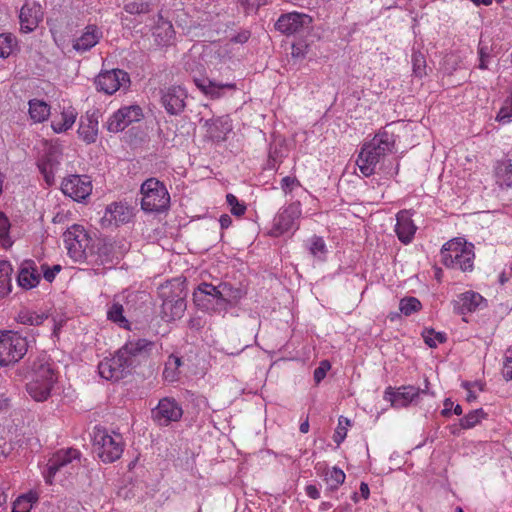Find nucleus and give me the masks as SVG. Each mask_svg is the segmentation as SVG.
Returning <instances> with one entry per match:
<instances>
[{"mask_svg": "<svg viewBox=\"0 0 512 512\" xmlns=\"http://www.w3.org/2000/svg\"><path fill=\"white\" fill-rule=\"evenodd\" d=\"M444 408L443 410L441 411V414L444 416V417H449L451 415V413L453 412L455 415H461L463 410H462V407L461 405L457 404L454 406V403L451 399L449 398H446L444 400Z\"/></svg>", "mask_w": 512, "mask_h": 512, "instance_id": "603ef678", "label": "nucleus"}, {"mask_svg": "<svg viewBox=\"0 0 512 512\" xmlns=\"http://www.w3.org/2000/svg\"><path fill=\"white\" fill-rule=\"evenodd\" d=\"M302 215L300 201H294L279 209L273 219L270 234L279 237L286 233H294L299 228V219Z\"/></svg>", "mask_w": 512, "mask_h": 512, "instance_id": "9b49d317", "label": "nucleus"}, {"mask_svg": "<svg viewBox=\"0 0 512 512\" xmlns=\"http://www.w3.org/2000/svg\"><path fill=\"white\" fill-rule=\"evenodd\" d=\"M240 292L233 290L228 284L223 283L214 286L209 283L200 284L193 293V301L196 307L203 311H220L227 305L240 298Z\"/></svg>", "mask_w": 512, "mask_h": 512, "instance_id": "7ed1b4c3", "label": "nucleus"}, {"mask_svg": "<svg viewBox=\"0 0 512 512\" xmlns=\"http://www.w3.org/2000/svg\"><path fill=\"white\" fill-rule=\"evenodd\" d=\"M248 39L249 33L247 31H243L239 33L236 37H234L233 41L237 43H245Z\"/></svg>", "mask_w": 512, "mask_h": 512, "instance_id": "e2e57ef3", "label": "nucleus"}, {"mask_svg": "<svg viewBox=\"0 0 512 512\" xmlns=\"http://www.w3.org/2000/svg\"><path fill=\"white\" fill-rule=\"evenodd\" d=\"M422 308L421 302L416 297H404L399 302V309L406 317L413 316Z\"/></svg>", "mask_w": 512, "mask_h": 512, "instance_id": "c9c22d12", "label": "nucleus"}, {"mask_svg": "<svg viewBox=\"0 0 512 512\" xmlns=\"http://www.w3.org/2000/svg\"><path fill=\"white\" fill-rule=\"evenodd\" d=\"M13 268L10 262L0 261V298L8 295L12 288L11 275Z\"/></svg>", "mask_w": 512, "mask_h": 512, "instance_id": "72a5a7b5", "label": "nucleus"}, {"mask_svg": "<svg viewBox=\"0 0 512 512\" xmlns=\"http://www.w3.org/2000/svg\"><path fill=\"white\" fill-rule=\"evenodd\" d=\"M133 217L132 208L122 202L108 205L101 219L103 226H118L128 223Z\"/></svg>", "mask_w": 512, "mask_h": 512, "instance_id": "4be33fe9", "label": "nucleus"}, {"mask_svg": "<svg viewBox=\"0 0 512 512\" xmlns=\"http://www.w3.org/2000/svg\"><path fill=\"white\" fill-rule=\"evenodd\" d=\"M11 399L6 392L0 391V411H6L10 407Z\"/></svg>", "mask_w": 512, "mask_h": 512, "instance_id": "bf43d9fd", "label": "nucleus"}, {"mask_svg": "<svg viewBox=\"0 0 512 512\" xmlns=\"http://www.w3.org/2000/svg\"><path fill=\"white\" fill-rule=\"evenodd\" d=\"M29 341L16 331H0V365L19 361L27 352Z\"/></svg>", "mask_w": 512, "mask_h": 512, "instance_id": "9d476101", "label": "nucleus"}, {"mask_svg": "<svg viewBox=\"0 0 512 512\" xmlns=\"http://www.w3.org/2000/svg\"><path fill=\"white\" fill-rule=\"evenodd\" d=\"M306 494L312 499H318L320 497V491L315 485H308L305 488Z\"/></svg>", "mask_w": 512, "mask_h": 512, "instance_id": "052dcab7", "label": "nucleus"}, {"mask_svg": "<svg viewBox=\"0 0 512 512\" xmlns=\"http://www.w3.org/2000/svg\"><path fill=\"white\" fill-rule=\"evenodd\" d=\"M10 226L8 217L0 212V242L4 248H10L13 245V240L9 236Z\"/></svg>", "mask_w": 512, "mask_h": 512, "instance_id": "ea45409f", "label": "nucleus"}, {"mask_svg": "<svg viewBox=\"0 0 512 512\" xmlns=\"http://www.w3.org/2000/svg\"><path fill=\"white\" fill-rule=\"evenodd\" d=\"M325 481L331 490H336L345 481V473L337 467L328 469L325 474Z\"/></svg>", "mask_w": 512, "mask_h": 512, "instance_id": "4c0bfd02", "label": "nucleus"}, {"mask_svg": "<svg viewBox=\"0 0 512 512\" xmlns=\"http://www.w3.org/2000/svg\"><path fill=\"white\" fill-rule=\"evenodd\" d=\"M107 320H126L123 315V306L120 303L114 302L111 305L107 311Z\"/></svg>", "mask_w": 512, "mask_h": 512, "instance_id": "3c124183", "label": "nucleus"}, {"mask_svg": "<svg viewBox=\"0 0 512 512\" xmlns=\"http://www.w3.org/2000/svg\"><path fill=\"white\" fill-rule=\"evenodd\" d=\"M167 288H168V286H163L162 291H161V295H162V297H164L163 310L167 315H168V313H170L169 315L172 318V320H174L175 318H181L182 314L186 308L185 301H184L183 297L180 296V294L177 295V298L175 300L169 299L166 296V291H165Z\"/></svg>", "mask_w": 512, "mask_h": 512, "instance_id": "7c9ffc66", "label": "nucleus"}, {"mask_svg": "<svg viewBox=\"0 0 512 512\" xmlns=\"http://www.w3.org/2000/svg\"><path fill=\"white\" fill-rule=\"evenodd\" d=\"M470 1L473 2L476 6H479V5L489 6L493 2V0H470Z\"/></svg>", "mask_w": 512, "mask_h": 512, "instance_id": "338daca9", "label": "nucleus"}, {"mask_svg": "<svg viewBox=\"0 0 512 512\" xmlns=\"http://www.w3.org/2000/svg\"><path fill=\"white\" fill-rule=\"evenodd\" d=\"M487 301L479 293L466 291L460 294L456 300L455 307L462 314L474 312L486 307Z\"/></svg>", "mask_w": 512, "mask_h": 512, "instance_id": "cd10ccee", "label": "nucleus"}, {"mask_svg": "<svg viewBox=\"0 0 512 512\" xmlns=\"http://www.w3.org/2000/svg\"><path fill=\"white\" fill-rule=\"evenodd\" d=\"M267 0H240L241 5L247 12L257 10L260 6L266 4Z\"/></svg>", "mask_w": 512, "mask_h": 512, "instance_id": "13d9d810", "label": "nucleus"}, {"mask_svg": "<svg viewBox=\"0 0 512 512\" xmlns=\"http://www.w3.org/2000/svg\"><path fill=\"white\" fill-rule=\"evenodd\" d=\"M310 253L319 259H323L327 253L326 244L323 238L314 236L310 239Z\"/></svg>", "mask_w": 512, "mask_h": 512, "instance_id": "37998d69", "label": "nucleus"}, {"mask_svg": "<svg viewBox=\"0 0 512 512\" xmlns=\"http://www.w3.org/2000/svg\"><path fill=\"white\" fill-rule=\"evenodd\" d=\"M412 67L415 76L421 78L426 75V60L422 53L414 52L412 54Z\"/></svg>", "mask_w": 512, "mask_h": 512, "instance_id": "c03bdc74", "label": "nucleus"}, {"mask_svg": "<svg viewBox=\"0 0 512 512\" xmlns=\"http://www.w3.org/2000/svg\"><path fill=\"white\" fill-rule=\"evenodd\" d=\"M313 23V18L302 12H289L282 14L277 22L276 29L286 35H294L310 29Z\"/></svg>", "mask_w": 512, "mask_h": 512, "instance_id": "4468645a", "label": "nucleus"}, {"mask_svg": "<svg viewBox=\"0 0 512 512\" xmlns=\"http://www.w3.org/2000/svg\"><path fill=\"white\" fill-rule=\"evenodd\" d=\"M502 373L505 379L512 380V347L506 350Z\"/></svg>", "mask_w": 512, "mask_h": 512, "instance_id": "6e6d98bb", "label": "nucleus"}, {"mask_svg": "<svg viewBox=\"0 0 512 512\" xmlns=\"http://www.w3.org/2000/svg\"><path fill=\"white\" fill-rule=\"evenodd\" d=\"M78 117V112L72 106H64L60 113H55L51 120V128L56 134L70 130Z\"/></svg>", "mask_w": 512, "mask_h": 512, "instance_id": "393cba45", "label": "nucleus"}, {"mask_svg": "<svg viewBox=\"0 0 512 512\" xmlns=\"http://www.w3.org/2000/svg\"><path fill=\"white\" fill-rule=\"evenodd\" d=\"M143 117V110L140 106H123L108 118L106 127L109 132L118 133L123 131L130 124L139 122Z\"/></svg>", "mask_w": 512, "mask_h": 512, "instance_id": "ddd939ff", "label": "nucleus"}, {"mask_svg": "<svg viewBox=\"0 0 512 512\" xmlns=\"http://www.w3.org/2000/svg\"><path fill=\"white\" fill-rule=\"evenodd\" d=\"M194 83L196 87L210 99H219L227 94H231L236 90V84L227 82L222 83L211 80L207 77L195 78Z\"/></svg>", "mask_w": 512, "mask_h": 512, "instance_id": "412c9836", "label": "nucleus"}, {"mask_svg": "<svg viewBox=\"0 0 512 512\" xmlns=\"http://www.w3.org/2000/svg\"><path fill=\"white\" fill-rule=\"evenodd\" d=\"M125 11L129 14H146L151 11V4L147 1H132L125 5Z\"/></svg>", "mask_w": 512, "mask_h": 512, "instance_id": "a18cd8bd", "label": "nucleus"}, {"mask_svg": "<svg viewBox=\"0 0 512 512\" xmlns=\"http://www.w3.org/2000/svg\"><path fill=\"white\" fill-rule=\"evenodd\" d=\"M422 337L424 342L431 348H435L446 341V334L443 332H436L434 329H425L422 332Z\"/></svg>", "mask_w": 512, "mask_h": 512, "instance_id": "a19ab883", "label": "nucleus"}, {"mask_svg": "<svg viewBox=\"0 0 512 512\" xmlns=\"http://www.w3.org/2000/svg\"><path fill=\"white\" fill-rule=\"evenodd\" d=\"M38 497L35 493L19 496L13 503L12 512H30Z\"/></svg>", "mask_w": 512, "mask_h": 512, "instance_id": "e433bc0d", "label": "nucleus"}, {"mask_svg": "<svg viewBox=\"0 0 512 512\" xmlns=\"http://www.w3.org/2000/svg\"><path fill=\"white\" fill-rule=\"evenodd\" d=\"M186 91L180 86H173L163 91L161 102L169 114L175 115L185 107Z\"/></svg>", "mask_w": 512, "mask_h": 512, "instance_id": "5701e85b", "label": "nucleus"}, {"mask_svg": "<svg viewBox=\"0 0 512 512\" xmlns=\"http://www.w3.org/2000/svg\"><path fill=\"white\" fill-rule=\"evenodd\" d=\"M60 270V265H54L53 267L42 265L43 277L48 282H52L55 279L56 275L60 272Z\"/></svg>", "mask_w": 512, "mask_h": 512, "instance_id": "4d7b16f0", "label": "nucleus"}, {"mask_svg": "<svg viewBox=\"0 0 512 512\" xmlns=\"http://www.w3.org/2000/svg\"><path fill=\"white\" fill-rule=\"evenodd\" d=\"M208 136L215 141L225 140L232 131V121L229 116H221L206 120L204 123Z\"/></svg>", "mask_w": 512, "mask_h": 512, "instance_id": "a878e982", "label": "nucleus"}, {"mask_svg": "<svg viewBox=\"0 0 512 512\" xmlns=\"http://www.w3.org/2000/svg\"><path fill=\"white\" fill-rule=\"evenodd\" d=\"M54 318L53 312L49 310L46 314L37 315L36 320H46L48 318Z\"/></svg>", "mask_w": 512, "mask_h": 512, "instance_id": "774afa93", "label": "nucleus"}, {"mask_svg": "<svg viewBox=\"0 0 512 512\" xmlns=\"http://www.w3.org/2000/svg\"><path fill=\"white\" fill-rule=\"evenodd\" d=\"M17 46L16 37L12 34H0V58H7Z\"/></svg>", "mask_w": 512, "mask_h": 512, "instance_id": "58836bf2", "label": "nucleus"}, {"mask_svg": "<svg viewBox=\"0 0 512 512\" xmlns=\"http://www.w3.org/2000/svg\"><path fill=\"white\" fill-rule=\"evenodd\" d=\"M183 415L182 407L173 398H163L159 401L157 407L152 410V417L155 422L161 426H166L170 422H176Z\"/></svg>", "mask_w": 512, "mask_h": 512, "instance_id": "f3484780", "label": "nucleus"}, {"mask_svg": "<svg viewBox=\"0 0 512 512\" xmlns=\"http://www.w3.org/2000/svg\"><path fill=\"white\" fill-rule=\"evenodd\" d=\"M173 25L169 21L160 20L154 28L153 35L159 45H169L174 39Z\"/></svg>", "mask_w": 512, "mask_h": 512, "instance_id": "473e14b6", "label": "nucleus"}, {"mask_svg": "<svg viewBox=\"0 0 512 512\" xmlns=\"http://www.w3.org/2000/svg\"><path fill=\"white\" fill-rule=\"evenodd\" d=\"M416 226L413 223L411 218V214L407 210H402L396 215V225L395 232L397 234L398 239L404 243L408 244L412 241L415 232Z\"/></svg>", "mask_w": 512, "mask_h": 512, "instance_id": "bb28decb", "label": "nucleus"}, {"mask_svg": "<svg viewBox=\"0 0 512 512\" xmlns=\"http://www.w3.org/2000/svg\"><path fill=\"white\" fill-rule=\"evenodd\" d=\"M360 493H361V496L364 499H367L369 497L370 491H369V486H368L367 483L361 482V484H360Z\"/></svg>", "mask_w": 512, "mask_h": 512, "instance_id": "0e129e2a", "label": "nucleus"}, {"mask_svg": "<svg viewBox=\"0 0 512 512\" xmlns=\"http://www.w3.org/2000/svg\"><path fill=\"white\" fill-rule=\"evenodd\" d=\"M395 136L387 130H380L367 143H364L356 159V165L365 177L373 175L377 165L395 150Z\"/></svg>", "mask_w": 512, "mask_h": 512, "instance_id": "f03ea898", "label": "nucleus"}, {"mask_svg": "<svg viewBox=\"0 0 512 512\" xmlns=\"http://www.w3.org/2000/svg\"><path fill=\"white\" fill-rule=\"evenodd\" d=\"M103 37V31L95 24H88L72 41L73 49L78 53H84L95 47Z\"/></svg>", "mask_w": 512, "mask_h": 512, "instance_id": "aec40b11", "label": "nucleus"}, {"mask_svg": "<svg viewBox=\"0 0 512 512\" xmlns=\"http://www.w3.org/2000/svg\"><path fill=\"white\" fill-rule=\"evenodd\" d=\"M281 189L286 196L291 195L293 192L302 190L300 182L291 176H286L281 180Z\"/></svg>", "mask_w": 512, "mask_h": 512, "instance_id": "de8ad7c7", "label": "nucleus"}, {"mask_svg": "<svg viewBox=\"0 0 512 512\" xmlns=\"http://www.w3.org/2000/svg\"><path fill=\"white\" fill-rule=\"evenodd\" d=\"M81 452L74 448L61 449L55 452L48 460L42 474L45 482L51 485L59 472L72 474L80 465Z\"/></svg>", "mask_w": 512, "mask_h": 512, "instance_id": "1a4fd4ad", "label": "nucleus"}, {"mask_svg": "<svg viewBox=\"0 0 512 512\" xmlns=\"http://www.w3.org/2000/svg\"><path fill=\"white\" fill-rule=\"evenodd\" d=\"M219 223L222 229H227L232 224V219L228 214H223L219 218Z\"/></svg>", "mask_w": 512, "mask_h": 512, "instance_id": "680f3d73", "label": "nucleus"}, {"mask_svg": "<svg viewBox=\"0 0 512 512\" xmlns=\"http://www.w3.org/2000/svg\"><path fill=\"white\" fill-rule=\"evenodd\" d=\"M299 430L301 433H307L309 431V422L308 418L300 424Z\"/></svg>", "mask_w": 512, "mask_h": 512, "instance_id": "69168bd1", "label": "nucleus"}, {"mask_svg": "<svg viewBox=\"0 0 512 512\" xmlns=\"http://www.w3.org/2000/svg\"><path fill=\"white\" fill-rule=\"evenodd\" d=\"M78 135L88 144L95 142L98 135V120L93 116L82 118L78 128Z\"/></svg>", "mask_w": 512, "mask_h": 512, "instance_id": "2f4dec72", "label": "nucleus"}, {"mask_svg": "<svg viewBox=\"0 0 512 512\" xmlns=\"http://www.w3.org/2000/svg\"><path fill=\"white\" fill-rule=\"evenodd\" d=\"M331 364L327 360H323L320 362L319 366L314 370V380L316 383H320L326 376L327 372L330 370Z\"/></svg>", "mask_w": 512, "mask_h": 512, "instance_id": "5fc2aeb1", "label": "nucleus"}, {"mask_svg": "<svg viewBox=\"0 0 512 512\" xmlns=\"http://www.w3.org/2000/svg\"><path fill=\"white\" fill-rule=\"evenodd\" d=\"M63 238L68 255L74 261H83L94 255V241L83 226L72 225L65 231Z\"/></svg>", "mask_w": 512, "mask_h": 512, "instance_id": "0eeeda50", "label": "nucleus"}, {"mask_svg": "<svg viewBox=\"0 0 512 512\" xmlns=\"http://www.w3.org/2000/svg\"><path fill=\"white\" fill-rule=\"evenodd\" d=\"M56 382L53 368L47 362L34 364L30 381L26 384L28 394L37 402L48 399Z\"/></svg>", "mask_w": 512, "mask_h": 512, "instance_id": "6e6552de", "label": "nucleus"}, {"mask_svg": "<svg viewBox=\"0 0 512 512\" xmlns=\"http://www.w3.org/2000/svg\"><path fill=\"white\" fill-rule=\"evenodd\" d=\"M444 266L463 272L471 271L474 266V246L464 238H454L446 242L440 251Z\"/></svg>", "mask_w": 512, "mask_h": 512, "instance_id": "20e7f679", "label": "nucleus"}, {"mask_svg": "<svg viewBox=\"0 0 512 512\" xmlns=\"http://www.w3.org/2000/svg\"><path fill=\"white\" fill-rule=\"evenodd\" d=\"M41 280V272L33 260H24L19 266L17 277L18 285L26 290L38 286Z\"/></svg>", "mask_w": 512, "mask_h": 512, "instance_id": "b1692460", "label": "nucleus"}, {"mask_svg": "<svg viewBox=\"0 0 512 512\" xmlns=\"http://www.w3.org/2000/svg\"><path fill=\"white\" fill-rule=\"evenodd\" d=\"M226 201L230 206V211L235 216H242L246 212V206L244 203L240 202L237 197L233 194L226 195Z\"/></svg>", "mask_w": 512, "mask_h": 512, "instance_id": "09e8293b", "label": "nucleus"}, {"mask_svg": "<svg viewBox=\"0 0 512 512\" xmlns=\"http://www.w3.org/2000/svg\"><path fill=\"white\" fill-rule=\"evenodd\" d=\"M93 185L86 175H69L61 182V191L74 201L82 202L92 193Z\"/></svg>", "mask_w": 512, "mask_h": 512, "instance_id": "f8f14e48", "label": "nucleus"}, {"mask_svg": "<svg viewBox=\"0 0 512 512\" xmlns=\"http://www.w3.org/2000/svg\"><path fill=\"white\" fill-rule=\"evenodd\" d=\"M62 159V152L59 147L51 146L39 159L38 168L48 186L55 182V175L59 170Z\"/></svg>", "mask_w": 512, "mask_h": 512, "instance_id": "a211bd4d", "label": "nucleus"}, {"mask_svg": "<svg viewBox=\"0 0 512 512\" xmlns=\"http://www.w3.org/2000/svg\"><path fill=\"white\" fill-rule=\"evenodd\" d=\"M153 342L146 339L129 341L111 358H105L98 365L99 375L109 381H119L148 357Z\"/></svg>", "mask_w": 512, "mask_h": 512, "instance_id": "f257e3e1", "label": "nucleus"}, {"mask_svg": "<svg viewBox=\"0 0 512 512\" xmlns=\"http://www.w3.org/2000/svg\"><path fill=\"white\" fill-rule=\"evenodd\" d=\"M93 450L104 463L118 460L124 451L123 437L119 433L110 434L106 429L93 430Z\"/></svg>", "mask_w": 512, "mask_h": 512, "instance_id": "39448f33", "label": "nucleus"}, {"mask_svg": "<svg viewBox=\"0 0 512 512\" xmlns=\"http://www.w3.org/2000/svg\"><path fill=\"white\" fill-rule=\"evenodd\" d=\"M141 208L147 213H161L170 205L166 186L156 178H149L141 185Z\"/></svg>", "mask_w": 512, "mask_h": 512, "instance_id": "423d86ee", "label": "nucleus"}, {"mask_svg": "<svg viewBox=\"0 0 512 512\" xmlns=\"http://www.w3.org/2000/svg\"><path fill=\"white\" fill-rule=\"evenodd\" d=\"M496 120L502 124H507L512 121V92L511 96L504 102L499 110Z\"/></svg>", "mask_w": 512, "mask_h": 512, "instance_id": "49530a36", "label": "nucleus"}, {"mask_svg": "<svg viewBox=\"0 0 512 512\" xmlns=\"http://www.w3.org/2000/svg\"><path fill=\"white\" fill-rule=\"evenodd\" d=\"M130 82L128 74L120 69H113L100 73L95 80L97 90L106 94H114L121 87H126Z\"/></svg>", "mask_w": 512, "mask_h": 512, "instance_id": "dca6fc26", "label": "nucleus"}, {"mask_svg": "<svg viewBox=\"0 0 512 512\" xmlns=\"http://www.w3.org/2000/svg\"><path fill=\"white\" fill-rule=\"evenodd\" d=\"M494 177L499 187L506 189L512 187V155L495 163Z\"/></svg>", "mask_w": 512, "mask_h": 512, "instance_id": "c85d7f7f", "label": "nucleus"}, {"mask_svg": "<svg viewBox=\"0 0 512 512\" xmlns=\"http://www.w3.org/2000/svg\"><path fill=\"white\" fill-rule=\"evenodd\" d=\"M309 50V45L304 41H299L292 45L291 55L293 58L303 59Z\"/></svg>", "mask_w": 512, "mask_h": 512, "instance_id": "864d4df0", "label": "nucleus"}, {"mask_svg": "<svg viewBox=\"0 0 512 512\" xmlns=\"http://www.w3.org/2000/svg\"><path fill=\"white\" fill-rule=\"evenodd\" d=\"M28 114L33 123H43L51 115V107L46 101L34 98L28 102Z\"/></svg>", "mask_w": 512, "mask_h": 512, "instance_id": "c756f323", "label": "nucleus"}, {"mask_svg": "<svg viewBox=\"0 0 512 512\" xmlns=\"http://www.w3.org/2000/svg\"><path fill=\"white\" fill-rule=\"evenodd\" d=\"M182 365V360L176 355H170L165 363L163 376L166 381L174 382L179 377V367Z\"/></svg>", "mask_w": 512, "mask_h": 512, "instance_id": "f704fd0d", "label": "nucleus"}, {"mask_svg": "<svg viewBox=\"0 0 512 512\" xmlns=\"http://www.w3.org/2000/svg\"><path fill=\"white\" fill-rule=\"evenodd\" d=\"M43 10L39 3L27 1L19 12L20 30L23 33L33 32L43 20Z\"/></svg>", "mask_w": 512, "mask_h": 512, "instance_id": "6ab92c4d", "label": "nucleus"}, {"mask_svg": "<svg viewBox=\"0 0 512 512\" xmlns=\"http://www.w3.org/2000/svg\"><path fill=\"white\" fill-rule=\"evenodd\" d=\"M426 387L428 381L426 380ZM426 389H420L414 386H402L394 390L392 387H388L384 392V399L391 402V405L396 408L407 407L421 394H426Z\"/></svg>", "mask_w": 512, "mask_h": 512, "instance_id": "2eb2a0df", "label": "nucleus"}, {"mask_svg": "<svg viewBox=\"0 0 512 512\" xmlns=\"http://www.w3.org/2000/svg\"><path fill=\"white\" fill-rule=\"evenodd\" d=\"M486 416L483 409H476L469 412L460 420V425L464 429H469L477 425L482 418Z\"/></svg>", "mask_w": 512, "mask_h": 512, "instance_id": "79ce46f5", "label": "nucleus"}, {"mask_svg": "<svg viewBox=\"0 0 512 512\" xmlns=\"http://www.w3.org/2000/svg\"><path fill=\"white\" fill-rule=\"evenodd\" d=\"M350 425V420L341 416L338 420V426L334 434V442L338 445L344 441L347 435V426Z\"/></svg>", "mask_w": 512, "mask_h": 512, "instance_id": "8fccbe9b", "label": "nucleus"}]
</instances>
